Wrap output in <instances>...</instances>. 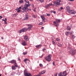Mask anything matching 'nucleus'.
I'll return each instance as SVG.
<instances>
[{"instance_id":"nucleus-1","label":"nucleus","mask_w":76,"mask_h":76,"mask_svg":"<svg viewBox=\"0 0 76 76\" xmlns=\"http://www.w3.org/2000/svg\"><path fill=\"white\" fill-rule=\"evenodd\" d=\"M51 55L49 54L48 56H47L46 58H45V59L47 61H50L51 60Z\"/></svg>"},{"instance_id":"nucleus-2","label":"nucleus","mask_w":76,"mask_h":76,"mask_svg":"<svg viewBox=\"0 0 76 76\" xmlns=\"http://www.w3.org/2000/svg\"><path fill=\"white\" fill-rule=\"evenodd\" d=\"M61 1V0H57V1H54V5L55 6H57V5H60V3Z\"/></svg>"},{"instance_id":"nucleus-3","label":"nucleus","mask_w":76,"mask_h":76,"mask_svg":"<svg viewBox=\"0 0 76 76\" xmlns=\"http://www.w3.org/2000/svg\"><path fill=\"white\" fill-rule=\"evenodd\" d=\"M28 9V6L27 5H25L24 7L22 8V10L23 11H22L23 13L24 12H26V10Z\"/></svg>"},{"instance_id":"nucleus-4","label":"nucleus","mask_w":76,"mask_h":76,"mask_svg":"<svg viewBox=\"0 0 76 76\" xmlns=\"http://www.w3.org/2000/svg\"><path fill=\"white\" fill-rule=\"evenodd\" d=\"M10 63H12V64H13V63H14L15 67H18V66L17 65L16 61L15 60H11V61H10Z\"/></svg>"},{"instance_id":"nucleus-5","label":"nucleus","mask_w":76,"mask_h":76,"mask_svg":"<svg viewBox=\"0 0 76 76\" xmlns=\"http://www.w3.org/2000/svg\"><path fill=\"white\" fill-rule=\"evenodd\" d=\"M28 30V28H23L22 29L19 31L20 33H22V32H26Z\"/></svg>"},{"instance_id":"nucleus-6","label":"nucleus","mask_w":76,"mask_h":76,"mask_svg":"<svg viewBox=\"0 0 76 76\" xmlns=\"http://www.w3.org/2000/svg\"><path fill=\"white\" fill-rule=\"evenodd\" d=\"M26 26H28V29L30 31L31 29V28H32V25L31 24H26Z\"/></svg>"},{"instance_id":"nucleus-7","label":"nucleus","mask_w":76,"mask_h":76,"mask_svg":"<svg viewBox=\"0 0 76 76\" xmlns=\"http://www.w3.org/2000/svg\"><path fill=\"white\" fill-rule=\"evenodd\" d=\"M24 75L25 76H32V74L30 73H28L26 72V71H24Z\"/></svg>"},{"instance_id":"nucleus-8","label":"nucleus","mask_w":76,"mask_h":76,"mask_svg":"<svg viewBox=\"0 0 76 76\" xmlns=\"http://www.w3.org/2000/svg\"><path fill=\"white\" fill-rule=\"evenodd\" d=\"M69 13H70V14H72V15H75V13H76V11H75L74 10H70L69 12Z\"/></svg>"},{"instance_id":"nucleus-9","label":"nucleus","mask_w":76,"mask_h":76,"mask_svg":"<svg viewBox=\"0 0 76 76\" xmlns=\"http://www.w3.org/2000/svg\"><path fill=\"white\" fill-rule=\"evenodd\" d=\"M66 10L67 12L69 13V12L71 10L70 9V7L69 6L66 7Z\"/></svg>"},{"instance_id":"nucleus-10","label":"nucleus","mask_w":76,"mask_h":76,"mask_svg":"<svg viewBox=\"0 0 76 76\" xmlns=\"http://www.w3.org/2000/svg\"><path fill=\"white\" fill-rule=\"evenodd\" d=\"M22 44L23 45V46H25V45H27V43H26V42L25 41L23 40L22 43Z\"/></svg>"},{"instance_id":"nucleus-11","label":"nucleus","mask_w":76,"mask_h":76,"mask_svg":"<svg viewBox=\"0 0 76 76\" xmlns=\"http://www.w3.org/2000/svg\"><path fill=\"white\" fill-rule=\"evenodd\" d=\"M29 19V15H26L25 17L24 18V20H26Z\"/></svg>"},{"instance_id":"nucleus-12","label":"nucleus","mask_w":76,"mask_h":76,"mask_svg":"<svg viewBox=\"0 0 76 76\" xmlns=\"http://www.w3.org/2000/svg\"><path fill=\"white\" fill-rule=\"evenodd\" d=\"M22 9V7H20L18 8L17 9H16V10H17L18 13H19L20 12V10Z\"/></svg>"},{"instance_id":"nucleus-13","label":"nucleus","mask_w":76,"mask_h":76,"mask_svg":"<svg viewBox=\"0 0 76 76\" xmlns=\"http://www.w3.org/2000/svg\"><path fill=\"white\" fill-rule=\"evenodd\" d=\"M24 40H25L26 41H27L29 40V39H28V37L27 36H25L24 37Z\"/></svg>"},{"instance_id":"nucleus-14","label":"nucleus","mask_w":76,"mask_h":76,"mask_svg":"<svg viewBox=\"0 0 76 76\" xmlns=\"http://www.w3.org/2000/svg\"><path fill=\"white\" fill-rule=\"evenodd\" d=\"M52 6V3H50L46 6V8L48 9V7H50V6Z\"/></svg>"},{"instance_id":"nucleus-15","label":"nucleus","mask_w":76,"mask_h":76,"mask_svg":"<svg viewBox=\"0 0 76 76\" xmlns=\"http://www.w3.org/2000/svg\"><path fill=\"white\" fill-rule=\"evenodd\" d=\"M41 18H42V19L43 22H45V18L43 16L41 15Z\"/></svg>"},{"instance_id":"nucleus-16","label":"nucleus","mask_w":76,"mask_h":76,"mask_svg":"<svg viewBox=\"0 0 76 76\" xmlns=\"http://www.w3.org/2000/svg\"><path fill=\"white\" fill-rule=\"evenodd\" d=\"M63 75L64 76H66L67 75V73L66 72V71H64L63 73Z\"/></svg>"},{"instance_id":"nucleus-17","label":"nucleus","mask_w":76,"mask_h":76,"mask_svg":"<svg viewBox=\"0 0 76 76\" xmlns=\"http://www.w3.org/2000/svg\"><path fill=\"white\" fill-rule=\"evenodd\" d=\"M70 53H71V54H75V51L74 50H72L70 51Z\"/></svg>"},{"instance_id":"nucleus-18","label":"nucleus","mask_w":76,"mask_h":76,"mask_svg":"<svg viewBox=\"0 0 76 76\" xmlns=\"http://www.w3.org/2000/svg\"><path fill=\"white\" fill-rule=\"evenodd\" d=\"M32 17L33 18H36L37 17V16L36 15H34V14H32Z\"/></svg>"},{"instance_id":"nucleus-19","label":"nucleus","mask_w":76,"mask_h":76,"mask_svg":"<svg viewBox=\"0 0 76 76\" xmlns=\"http://www.w3.org/2000/svg\"><path fill=\"white\" fill-rule=\"evenodd\" d=\"M53 23H54L55 24V25L56 26H58V24L57 23H56V22L54 21L53 22Z\"/></svg>"},{"instance_id":"nucleus-20","label":"nucleus","mask_w":76,"mask_h":76,"mask_svg":"<svg viewBox=\"0 0 76 76\" xmlns=\"http://www.w3.org/2000/svg\"><path fill=\"white\" fill-rule=\"evenodd\" d=\"M27 61H29V59H28L26 58L24 60V62H25L26 64L27 63L26 62Z\"/></svg>"},{"instance_id":"nucleus-21","label":"nucleus","mask_w":76,"mask_h":76,"mask_svg":"<svg viewBox=\"0 0 76 76\" xmlns=\"http://www.w3.org/2000/svg\"><path fill=\"white\" fill-rule=\"evenodd\" d=\"M12 70H16V68L15 66H12Z\"/></svg>"},{"instance_id":"nucleus-22","label":"nucleus","mask_w":76,"mask_h":76,"mask_svg":"<svg viewBox=\"0 0 76 76\" xmlns=\"http://www.w3.org/2000/svg\"><path fill=\"white\" fill-rule=\"evenodd\" d=\"M45 73V70H44L42 71L40 73L41 75H42V74H44Z\"/></svg>"},{"instance_id":"nucleus-23","label":"nucleus","mask_w":76,"mask_h":76,"mask_svg":"<svg viewBox=\"0 0 76 76\" xmlns=\"http://www.w3.org/2000/svg\"><path fill=\"white\" fill-rule=\"evenodd\" d=\"M56 21L57 23H58V22H60V20L56 19Z\"/></svg>"},{"instance_id":"nucleus-24","label":"nucleus","mask_w":76,"mask_h":76,"mask_svg":"<svg viewBox=\"0 0 76 76\" xmlns=\"http://www.w3.org/2000/svg\"><path fill=\"white\" fill-rule=\"evenodd\" d=\"M70 32H65V35H68V34H70Z\"/></svg>"},{"instance_id":"nucleus-25","label":"nucleus","mask_w":76,"mask_h":76,"mask_svg":"<svg viewBox=\"0 0 76 76\" xmlns=\"http://www.w3.org/2000/svg\"><path fill=\"white\" fill-rule=\"evenodd\" d=\"M66 29H67V30H70L71 28H70L69 26H68L66 28Z\"/></svg>"},{"instance_id":"nucleus-26","label":"nucleus","mask_w":76,"mask_h":76,"mask_svg":"<svg viewBox=\"0 0 76 76\" xmlns=\"http://www.w3.org/2000/svg\"><path fill=\"white\" fill-rule=\"evenodd\" d=\"M55 41H60V40L58 38H57L55 39Z\"/></svg>"},{"instance_id":"nucleus-27","label":"nucleus","mask_w":76,"mask_h":76,"mask_svg":"<svg viewBox=\"0 0 76 76\" xmlns=\"http://www.w3.org/2000/svg\"><path fill=\"white\" fill-rule=\"evenodd\" d=\"M23 2V0H20L19 1V3H22Z\"/></svg>"},{"instance_id":"nucleus-28","label":"nucleus","mask_w":76,"mask_h":76,"mask_svg":"<svg viewBox=\"0 0 76 76\" xmlns=\"http://www.w3.org/2000/svg\"><path fill=\"white\" fill-rule=\"evenodd\" d=\"M58 76H63L62 75H61V72H60L58 74Z\"/></svg>"},{"instance_id":"nucleus-29","label":"nucleus","mask_w":76,"mask_h":76,"mask_svg":"<svg viewBox=\"0 0 76 76\" xmlns=\"http://www.w3.org/2000/svg\"><path fill=\"white\" fill-rule=\"evenodd\" d=\"M25 0L26 3H28V4H29V1H26V0Z\"/></svg>"},{"instance_id":"nucleus-30","label":"nucleus","mask_w":76,"mask_h":76,"mask_svg":"<svg viewBox=\"0 0 76 76\" xmlns=\"http://www.w3.org/2000/svg\"><path fill=\"white\" fill-rule=\"evenodd\" d=\"M46 50H47V49L45 48H43L42 49V51L43 52H44V51H45V50L46 51Z\"/></svg>"},{"instance_id":"nucleus-31","label":"nucleus","mask_w":76,"mask_h":76,"mask_svg":"<svg viewBox=\"0 0 76 76\" xmlns=\"http://www.w3.org/2000/svg\"><path fill=\"white\" fill-rule=\"evenodd\" d=\"M39 0H37V1H38ZM41 3H42L44 2V0H39Z\"/></svg>"},{"instance_id":"nucleus-32","label":"nucleus","mask_w":76,"mask_h":76,"mask_svg":"<svg viewBox=\"0 0 76 76\" xmlns=\"http://www.w3.org/2000/svg\"><path fill=\"white\" fill-rule=\"evenodd\" d=\"M72 39H74V38H75V36L74 35H72Z\"/></svg>"},{"instance_id":"nucleus-33","label":"nucleus","mask_w":76,"mask_h":76,"mask_svg":"<svg viewBox=\"0 0 76 76\" xmlns=\"http://www.w3.org/2000/svg\"><path fill=\"white\" fill-rule=\"evenodd\" d=\"M43 23L42 22H41L39 23V25H43Z\"/></svg>"},{"instance_id":"nucleus-34","label":"nucleus","mask_w":76,"mask_h":76,"mask_svg":"<svg viewBox=\"0 0 76 76\" xmlns=\"http://www.w3.org/2000/svg\"><path fill=\"white\" fill-rule=\"evenodd\" d=\"M41 75V73H39V74H38L37 75H34V76H40Z\"/></svg>"},{"instance_id":"nucleus-35","label":"nucleus","mask_w":76,"mask_h":76,"mask_svg":"<svg viewBox=\"0 0 76 76\" xmlns=\"http://www.w3.org/2000/svg\"><path fill=\"white\" fill-rule=\"evenodd\" d=\"M28 53V52H23V54L24 55H25L26 54H27Z\"/></svg>"},{"instance_id":"nucleus-36","label":"nucleus","mask_w":76,"mask_h":76,"mask_svg":"<svg viewBox=\"0 0 76 76\" xmlns=\"http://www.w3.org/2000/svg\"><path fill=\"white\" fill-rule=\"evenodd\" d=\"M70 35H72L73 34V31H71V32L69 33Z\"/></svg>"},{"instance_id":"nucleus-37","label":"nucleus","mask_w":76,"mask_h":76,"mask_svg":"<svg viewBox=\"0 0 76 76\" xmlns=\"http://www.w3.org/2000/svg\"><path fill=\"white\" fill-rule=\"evenodd\" d=\"M25 5H27V8H28V6H31V4H25Z\"/></svg>"},{"instance_id":"nucleus-38","label":"nucleus","mask_w":76,"mask_h":76,"mask_svg":"<svg viewBox=\"0 0 76 76\" xmlns=\"http://www.w3.org/2000/svg\"><path fill=\"white\" fill-rule=\"evenodd\" d=\"M52 43H53V45H55L56 44V43L54 41H52Z\"/></svg>"},{"instance_id":"nucleus-39","label":"nucleus","mask_w":76,"mask_h":76,"mask_svg":"<svg viewBox=\"0 0 76 76\" xmlns=\"http://www.w3.org/2000/svg\"><path fill=\"white\" fill-rule=\"evenodd\" d=\"M39 66L40 67H42V66H43V65H42V64H40Z\"/></svg>"},{"instance_id":"nucleus-40","label":"nucleus","mask_w":76,"mask_h":76,"mask_svg":"<svg viewBox=\"0 0 76 76\" xmlns=\"http://www.w3.org/2000/svg\"><path fill=\"white\" fill-rule=\"evenodd\" d=\"M57 75H58V73H56L55 74L54 76H57Z\"/></svg>"},{"instance_id":"nucleus-41","label":"nucleus","mask_w":76,"mask_h":76,"mask_svg":"<svg viewBox=\"0 0 76 76\" xmlns=\"http://www.w3.org/2000/svg\"><path fill=\"white\" fill-rule=\"evenodd\" d=\"M6 21H4V23H5V24H7V22H6Z\"/></svg>"},{"instance_id":"nucleus-42","label":"nucleus","mask_w":76,"mask_h":76,"mask_svg":"<svg viewBox=\"0 0 76 76\" xmlns=\"http://www.w3.org/2000/svg\"><path fill=\"white\" fill-rule=\"evenodd\" d=\"M47 16H50V14H47Z\"/></svg>"},{"instance_id":"nucleus-43","label":"nucleus","mask_w":76,"mask_h":76,"mask_svg":"<svg viewBox=\"0 0 76 76\" xmlns=\"http://www.w3.org/2000/svg\"><path fill=\"white\" fill-rule=\"evenodd\" d=\"M18 60H19V61H20V57H18Z\"/></svg>"},{"instance_id":"nucleus-44","label":"nucleus","mask_w":76,"mask_h":76,"mask_svg":"<svg viewBox=\"0 0 76 76\" xmlns=\"http://www.w3.org/2000/svg\"><path fill=\"white\" fill-rule=\"evenodd\" d=\"M36 47L37 48H39V45H38L37 46H36Z\"/></svg>"},{"instance_id":"nucleus-45","label":"nucleus","mask_w":76,"mask_h":76,"mask_svg":"<svg viewBox=\"0 0 76 76\" xmlns=\"http://www.w3.org/2000/svg\"><path fill=\"white\" fill-rule=\"evenodd\" d=\"M60 9H61V10H63V7H60Z\"/></svg>"},{"instance_id":"nucleus-46","label":"nucleus","mask_w":76,"mask_h":76,"mask_svg":"<svg viewBox=\"0 0 76 76\" xmlns=\"http://www.w3.org/2000/svg\"><path fill=\"white\" fill-rule=\"evenodd\" d=\"M69 1H74V0H69Z\"/></svg>"},{"instance_id":"nucleus-47","label":"nucleus","mask_w":76,"mask_h":76,"mask_svg":"<svg viewBox=\"0 0 76 76\" xmlns=\"http://www.w3.org/2000/svg\"><path fill=\"white\" fill-rule=\"evenodd\" d=\"M56 12L55 11H53V13H54V14H56Z\"/></svg>"},{"instance_id":"nucleus-48","label":"nucleus","mask_w":76,"mask_h":76,"mask_svg":"<svg viewBox=\"0 0 76 76\" xmlns=\"http://www.w3.org/2000/svg\"><path fill=\"white\" fill-rule=\"evenodd\" d=\"M5 21H7V18H5V20H4Z\"/></svg>"},{"instance_id":"nucleus-49","label":"nucleus","mask_w":76,"mask_h":76,"mask_svg":"<svg viewBox=\"0 0 76 76\" xmlns=\"http://www.w3.org/2000/svg\"><path fill=\"white\" fill-rule=\"evenodd\" d=\"M42 46V45H39V47H41Z\"/></svg>"},{"instance_id":"nucleus-50","label":"nucleus","mask_w":76,"mask_h":76,"mask_svg":"<svg viewBox=\"0 0 76 76\" xmlns=\"http://www.w3.org/2000/svg\"><path fill=\"white\" fill-rule=\"evenodd\" d=\"M0 19H2V17L1 16H0Z\"/></svg>"},{"instance_id":"nucleus-51","label":"nucleus","mask_w":76,"mask_h":76,"mask_svg":"<svg viewBox=\"0 0 76 76\" xmlns=\"http://www.w3.org/2000/svg\"><path fill=\"white\" fill-rule=\"evenodd\" d=\"M2 20L3 21H5V20H4V19H2Z\"/></svg>"},{"instance_id":"nucleus-52","label":"nucleus","mask_w":76,"mask_h":76,"mask_svg":"<svg viewBox=\"0 0 76 76\" xmlns=\"http://www.w3.org/2000/svg\"><path fill=\"white\" fill-rule=\"evenodd\" d=\"M41 29H44V27H42L41 28Z\"/></svg>"},{"instance_id":"nucleus-53","label":"nucleus","mask_w":76,"mask_h":76,"mask_svg":"<svg viewBox=\"0 0 76 76\" xmlns=\"http://www.w3.org/2000/svg\"><path fill=\"white\" fill-rule=\"evenodd\" d=\"M58 10L61 11V9H58Z\"/></svg>"},{"instance_id":"nucleus-54","label":"nucleus","mask_w":76,"mask_h":76,"mask_svg":"<svg viewBox=\"0 0 76 76\" xmlns=\"http://www.w3.org/2000/svg\"><path fill=\"white\" fill-rule=\"evenodd\" d=\"M53 66H54V62L53 63Z\"/></svg>"},{"instance_id":"nucleus-55","label":"nucleus","mask_w":76,"mask_h":76,"mask_svg":"<svg viewBox=\"0 0 76 76\" xmlns=\"http://www.w3.org/2000/svg\"><path fill=\"white\" fill-rule=\"evenodd\" d=\"M1 39H3V37H1Z\"/></svg>"},{"instance_id":"nucleus-56","label":"nucleus","mask_w":76,"mask_h":76,"mask_svg":"<svg viewBox=\"0 0 76 76\" xmlns=\"http://www.w3.org/2000/svg\"><path fill=\"white\" fill-rule=\"evenodd\" d=\"M31 1H33V0H30Z\"/></svg>"},{"instance_id":"nucleus-57","label":"nucleus","mask_w":76,"mask_h":76,"mask_svg":"<svg viewBox=\"0 0 76 76\" xmlns=\"http://www.w3.org/2000/svg\"><path fill=\"white\" fill-rule=\"evenodd\" d=\"M1 57L0 56V60H1Z\"/></svg>"},{"instance_id":"nucleus-58","label":"nucleus","mask_w":76,"mask_h":76,"mask_svg":"<svg viewBox=\"0 0 76 76\" xmlns=\"http://www.w3.org/2000/svg\"><path fill=\"white\" fill-rule=\"evenodd\" d=\"M0 76H1V74H0Z\"/></svg>"},{"instance_id":"nucleus-59","label":"nucleus","mask_w":76,"mask_h":76,"mask_svg":"<svg viewBox=\"0 0 76 76\" xmlns=\"http://www.w3.org/2000/svg\"><path fill=\"white\" fill-rule=\"evenodd\" d=\"M49 0V1H51V0Z\"/></svg>"}]
</instances>
